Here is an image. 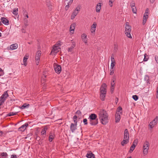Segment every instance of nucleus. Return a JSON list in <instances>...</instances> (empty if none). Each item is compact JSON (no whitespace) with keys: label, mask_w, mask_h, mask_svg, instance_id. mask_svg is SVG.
Returning <instances> with one entry per match:
<instances>
[{"label":"nucleus","mask_w":158,"mask_h":158,"mask_svg":"<svg viewBox=\"0 0 158 158\" xmlns=\"http://www.w3.org/2000/svg\"><path fill=\"white\" fill-rule=\"evenodd\" d=\"M99 119L103 125L106 124L108 122L109 118L107 113L104 110H101L99 113Z\"/></svg>","instance_id":"obj_1"},{"label":"nucleus","mask_w":158,"mask_h":158,"mask_svg":"<svg viewBox=\"0 0 158 158\" xmlns=\"http://www.w3.org/2000/svg\"><path fill=\"white\" fill-rule=\"evenodd\" d=\"M97 115L94 114H92L89 116L90 124L92 125H96L98 123V119H96Z\"/></svg>","instance_id":"obj_2"},{"label":"nucleus","mask_w":158,"mask_h":158,"mask_svg":"<svg viewBox=\"0 0 158 158\" xmlns=\"http://www.w3.org/2000/svg\"><path fill=\"white\" fill-rule=\"evenodd\" d=\"M125 33L127 36L130 39H132V37L131 35V27L129 25L128 22H127L125 25Z\"/></svg>","instance_id":"obj_3"},{"label":"nucleus","mask_w":158,"mask_h":158,"mask_svg":"<svg viewBox=\"0 0 158 158\" xmlns=\"http://www.w3.org/2000/svg\"><path fill=\"white\" fill-rule=\"evenodd\" d=\"M9 97V95L7 93V91H5L0 98V106H2L5 101L6 98Z\"/></svg>","instance_id":"obj_4"},{"label":"nucleus","mask_w":158,"mask_h":158,"mask_svg":"<svg viewBox=\"0 0 158 158\" xmlns=\"http://www.w3.org/2000/svg\"><path fill=\"white\" fill-rule=\"evenodd\" d=\"M149 144V142L146 141L143 145V153L144 155H146L148 152Z\"/></svg>","instance_id":"obj_5"},{"label":"nucleus","mask_w":158,"mask_h":158,"mask_svg":"<svg viewBox=\"0 0 158 158\" xmlns=\"http://www.w3.org/2000/svg\"><path fill=\"white\" fill-rule=\"evenodd\" d=\"M60 47L54 46L50 55L53 54L56 55L58 52L60 51Z\"/></svg>","instance_id":"obj_6"},{"label":"nucleus","mask_w":158,"mask_h":158,"mask_svg":"<svg viewBox=\"0 0 158 158\" xmlns=\"http://www.w3.org/2000/svg\"><path fill=\"white\" fill-rule=\"evenodd\" d=\"M97 24L96 22H94L90 27V31L92 34H95L96 30Z\"/></svg>","instance_id":"obj_7"},{"label":"nucleus","mask_w":158,"mask_h":158,"mask_svg":"<svg viewBox=\"0 0 158 158\" xmlns=\"http://www.w3.org/2000/svg\"><path fill=\"white\" fill-rule=\"evenodd\" d=\"M106 85L105 83H103L100 88V94H106Z\"/></svg>","instance_id":"obj_8"},{"label":"nucleus","mask_w":158,"mask_h":158,"mask_svg":"<svg viewBox=\"0 0 158 158\" xmlns=\"http://www.w3.org/2000/svg\"><path fill=\"white\" fill-rule=\"evenodd\" d=\"M54 68L55 72L57 74H59L60 73L61 70V68L60 65L56 64L54 66Z\"/></svg>","instance_id":"obj_9"},{"label":"nucleus","mask_w":158,"mask_h":158,"mask_svg":"<svg viewBox=\"0 0 158 158\" xmlns=\"http://www.w3.org/2000/svg\"><path fill=\"white\" fill-rule=\"evenodd\" d=\"M41 52L40 51H38L36 53L35 60H36V64L38 65L39 63V60L41 54Z\"/></svg>","instance_id":"obj_10"},{"label":"nucleus","mask_w":158,"mask_h":158,"mask_svg":"<svg viewBox=\"0 0 158 158\" xmlns=\"http://www.w3.org/2000/svg\"><path fill=\"white\" fill-rule=\"evenodd\" d=\"M76 26V23H73L69 27V32L71 34H73L74 33L75 29Z\"/></svg>","instance_id":"obj_11"},{"label":"nucleus","mask_w":158,"mask_h":158,"mask_svg":"<svg viewBox=\"0 0 158 158\" xmlns=\"http://www.w3.org/2000/svg\"><path fill=\"white\" fill-rule=\"evenodd\" d=\"M77 124L71 123L70 126V129L72 133L74 132L77 129Z\"/></svg>","instance_id":"obj_12"},{"label":"nucleus","mask_w":158,"mask_h":158,"mask_svg":"<svg viewBox=\"0 0 158 158\" xmlns=\"http://www.w3.org/2000/svg\"><path fill=\"white\" fill-rule=\"evenodd\" d=\"M129 132L127 129H126L124 131V134L123 136V139H127L129 140Z\"/></svg>","instance_id":"obj_13"},{"label":"nucleus","mask_w":158,"mask_h":158,"mask_svg":"<svg viewBox=\"0 0 158 158\" xmlns=\"http://www.w3.org/2000/svg\"><path fill=\"white\" fill-rule=\"evenodd\" d=\"M28 126V124L27 123H26L22 125L21 127H19V130L21 131H24Z\"/></svg>","instance_id":"obj_14"},{"label":"nucleus","mask_w":158,"mask_h":158,"mask_svg":"<svg viewBox=\"0 0 158 158\" xmlns=\"http://www.w3.org/2000/svg\"><path fill=\"white\" fill-rule=\"evenodd\" d=\"M1 20L2 22L4 24L6 25H8L9 24V22L8 20L6 18L2 17L1 19Z\"/></svg>","instance_id":"obj_15"},{"label":"nucleus","mask_w":158,"mask_h":158,"mask_svg":"<svg viewBox=\"0 0 158 158\" xmlns=\"http://www.w3.org/2000/svg\"><path fill=\"white\" fill-rule=\"evenodd\" d=\"M146 54H145L144 55H141L140 56L138 57V61H140V58L143 59V60L144 61H147L148 60V58L146 57Z\"/></svg>","instance_id":"obj_16"},{"label":"nucleus","mask_w":158,"mask_h":158,"mask_svg":"<svg viewBox=\"0 0 158 158\" xmlns=\"http://www.w3.org/2000/svg\"><path fill=\"white\" fill-rule=\"evenodd\" d=\"M118 113H116L115 114V122L116 123H118L120 121L121 118V115Z\"/></svg>","instance_id":"obj_17"},{"label":"nucleus","mask_w":158,"mask_h":158,"mask_svg":"<svg viewBox=\"0 0 158 158\" xmlns=\"http://www.w3.org/2000/svg\"><path fill=\"white\" fill-rule=\"evenodd\" d=\"M29 55L28 54H26L24 56L23 59V64L25 66L27 65V61Z\"/></svg>","instance_id":"obj_18"},{"label":"nucleus","mask_w":158,"mask_h":158,"mask_svg":"<svg viewBox=\"0 0 158 158\" xmlns=\"http://www.w3.org/2000/svg\"><path fill=\"white\" fill-rule=\"evenodd\" d=\"M114 82V80H112L111 82V83L110 90L112 93H113L115 87V83Z\"/></svg>","instance_id":"obj_19"},{"label":"nucleus","mask_w":158,"mask_h":158,"mask_svg":"<svg viewBox=\"0 0 158 158\" xmlns=\"http://www.w3.org/2000/svg\"><path fill=\"white\" fill-rule=\"evenodd\" d=\"M101 4L100 3H98L96 6V11L97 12H99L101 9Z\"/></svg>","instance_id":"obj_20"},{"label":"nucleus","mask_w":158,"mask_h":158,"mask_svg":"<svg viewBox=\"0 0 158 158\" xmlns=\"http://www.w3.org/2000/svg\"><path fill=\"white\" fill-rule=\"evenodd\" d=\"M88 158H94V155L92 152L88 153L86 155Z\"/></svg>","instance_id":"obj_21"},{"label":"nucleus","mask_w":158,"mask_h":158,"mask_svg":"<svg viewBox=\"0 0 158 158\" xmlns=\"http://www.w3.org/2000/svg\"><path fill=\"white\" fill-rule=\"evenodd\" d=\"M129 140L127 139H123V141L121 142V144L122 146H124L125 144H127L129 142Z\"/></svg>","instance_id":"obj_22"},{"label":"nucleus","mask_w":158,"mask_h":158,"mask_svg":"<svg viewBox=\"0 0 158 158\" xmlns=\"http://www.w3.org/2000/svg\"><path fill=\"white\" fill-rule=\"evenodd\" d=\"M29 105L26 103H25L21 106L19 108L21 109H24L26 108H28L29 106Z\"/></svg>","instance_id":"obj_23"},{"label":"nucleus","mask_w":158,"mask_h":158,"mask_svg":"<svg viewBox=\"0 0 158 158\" xmlns=\"http://www.w3.org/2000/svg\"><path fill=\"white\" fill-rule=\"evenodd\" d=\"M78 13L73 10L71 16V19H74L76 16H77V15L78 14Z\"/></svg>","instance_id":"obj_24"},{"label":"nucleus","mask_w":158,"mask_h":158,"mask_svg":"<svg viewBox=\"0 0 158 158\" xmlns=\"http://www.w3.org/2000/svg\"><path fill=\"white\" fill-rule=\"evenodd\" d=\"M18 48V45L16 44H11L10 46V48L11 50L16 49Z\"/></svg>","instance_id":"obj_25"},{"label":"nucleus","mask_w":158,"mask_h":158,"mask_svg":"<svg viewBox=\"0 0 158 158\" xmlns=\"http://www.w3.org/2000/svg\"><path fill=\"white\" fill-rule=\"evenodd\" d=\"M47 127L46 126H45L44 128L42 130L41 132V134L42 135H46V131L47 130Z\"/></svg>","instance_id":"obj_26"},{"label":"nucleus","mask_w":158,"mask_h":158,"mask_svg":"<svg viewBox=\"0 0 158 158\" xmlns=\"http://www.w3.org/2000/svg\"><path fill=\"white\" fill-rule=\"evenodd\" d=\"M148 18V16L144 15L143 20V25H144L146 23Z\"/></svg>","instance_id":"obj_27"},{"label":"nucleus","mask_w":158,"mask_h":158,"mask_svg":"<svg viewBox=\"0 0 158 158\" xmlns=\"http://www.w3.org/2000/svg\"><path fill=\"white\" fill-rule=\"evenodd\" d=\"M122 108L120 107H119L118 108L117 111L116 113H118L120 114H122Z\"/></svg>","instance_id":"obj_28"},{"label":"nucleus","mask_w":158,"mask_h":158,"mask_svg":"<svg viewBox=\"0 0 158 158\" xmlns=\"http://www.w3.org/2000/svg\"><path fill=\"white\" fill-rule=\"evenodd\" d=\"M18 8H14L12 11V12L13 14L15 15H16L18 14Z\"/></svg>","instance_id":"obj_29"},{"label":"nucleus","mask_w":158,"mask_h":158,"mask_svg":"<svg viewBox=\"0 0 158 158\" xmlns=\"http://www.w3.org/2000/svg\"><path fill=\"white\" fill-rule=\"evenodd\" d=\"M105 97H106V94H100V98L102 101H103L105 100Z\"/></svg>","instance_id":"obj_30"},{"label":"nucleus","mask_w":158,"mask_h":158,"mask_svg":"<svg viewBox=\"0 0 158 158\" xmlns=\"http://www.w3.org/2000/svg\"><path fill=\"white\" fill-rule=\"evenodd\" d=\"M18 113V112H10L9 113H8L7 114V116H14L15 115H16L17 113Z\"/></svg>","instance_id":"obj_31"},{"label":"nucleus","mask_w":158,"mask_h":158,"mask_svg":"<svg viewBox=\"0 0 158 158\" xmlns=\"http://www.w3.org/2000/svg\"><path fill=\"white\" fill-rule=\"evenodd\" d=\"M77 116L76 115H74L73 117V120L74 122L76 124H77Z\"/></svg>","instance_id":"obj_32"},{"label":"nucleus","mask_w":158,"mask_h":158,"mask_svg":"<svg viewBox=\"0 0 158 158\" xmlns=\"http://www.w3.org/2000/svg\"><path fill=\"white\" fill-rule=\"evenodd\" d=\"M0 156H5L6 158L8 155L6 152H3L1 153Z\"/></svg>","instance_id":"obj_33"},{"label":"nucleus","mask_w":158,"mask_h":158,"mask_svg":"<svg viewBox=\"0 0 158 158\" xmlns=\"http://www.w3.org/2000/svg\"><path fill=\"white\" fill-rule=\"evenodd\" d=\"M156 125L155 123H154L153 121H152L150 122L149 124V126L151 128H152Z\"/></svg>","instance_id":"obj_34"},{"label":"nucleus","mask_w":158,"mask_h":158,"mask_svg":"<svg viewBox=\"0 0 158 158\" xmlns=\"http://www.w3.org/2000/svg\"><path fill=\"white\" fill-rule=\"evenodd\" d=\"M137 143H138V140L137 139H135L134 140L133 142L132 145H133V146H135V147H136V145L137 144Z\"/></svg>","instance_id":"obj_35"},{"label":"nucleus","mask_w":158,"mask_h":158,"mask_svg":"<svg viewBox=\"0 0 158 158\" xmlns=\"http://www.w3.org/2000/svg\"><path fill=\"white\" fill-rule=\"evenodd\" d=\"M54 138V135H50L49 138V141L51 142L52 141V140Z\"/></svg>","instance_id":"obj_36"},{"label":"nucleus","mask_w":158,"mask_h":158,"mask_svg":"<svg viewBox=\"0 0 158 158\" xmlns=\"http://www.w3.org/2000/svg\"><path fill=\"white\" fill-rule=\"evenodd\" d=\"M135 147V146H133V145H132L130 148V150H129V152L130 153H131L133 150H134Z\"/></svg>","instance_id":"obj_37"},{"label":"nucleus","mask_w":158,"mask_h":158,"mask_svg":"<svg viewBox=\"0 0 158 158\" xmlns=\"http://www.w3.org/2000/svg\"><path fill=\"white\" fill-rule=\"evenodd\" d=\"M152 121L154 123H155V124H156L158 121V116H156Z\"/></svg>","instance_id":"obj_38"},{"label":"nucleus","mask_w":158,"mask_h":158,"mask_svg":"<svg viewBox=\"0 0 158 158\" xmlns=\"http://www.w3.org/2000/svg\"><path fill=\"white\" fill-rule=\"evenodd\" d=\"M131 8L132 10V11L133 12V13L134 14H136V11H137L136 7H133Z\"/></svg>","instance_id":"obj_39"},{"label":"nucleus","mask_w":158,"mask_h":158,"mask_svg":"<svg viewBox=\"0 0 158 158\" xmlns=\"http://www.w3.org/2000/svg\"><path fill=\"white\" fill-rule=\"evenodd\" d=\"M61 42L60 41H58L56 44L54 46H57L58 47H59L61 45Z\"/></svg>","instance_id":"obj_40"},{"label":"nucleus","mask_w":158,"mask_h":158,"mask_svg":"<svg viewBox=\"0 0 158 158\" xmlns=\"http://www.w3.org/2000/svg\"><path fill=\"white\" fill-rule=\"evenodd\" d=\"M114 68H110V74L111 75L113 74L114 72Z\"/></svg>","instance_id":"obj_41"},{"label":"nucleus","mask_w":158,"mask_h":158,"mask_svg":"<svg viewBox=\"0 0 158 158\" xmlns=\"http://www.w3.org/2000/svg\"><path fill=\"white\" fill-rule=\"evenodd\" d=\"M115 61H111L110 68H114V66H115Z\"/></svg>","instance_id":"obj_42"},{"label":"nucleus","mask_w":158,"mask_h":158,"mask_svg":"<svg viewBox=\"0 0 158 158\" xmlns=\"http://www.w3.org/2000/svg\"><path fill=\"white\" fill-rule=\"evenodd\" d=\"M81 38L82 39V40L86 39L87 35L85 33H83L81 35Z\"/></svg>","instance_id":"obj_43"},{"label":"nucleus","mask_w":158,"mask_h":158,"mask_svg":"<svg viewBox=\"0 0 158 158\" xmlns=\"http://www.w3.org/2000/svg\"><path fill=\"white\" fill-rule=\"evenodd\" d=\"M132 98L135 101H137L138 99V97L137 95H134L132 96Z\"/></svg>","instance_id":"obj_44"},{"label":"nucleus","mask_w":158,"mask_h":158,"mask_svg":"<svg viewBox=\"0 0 158 158\" xmlns=\"http://www.w3.org/2000/svg\"><path fill=\"white\" fill-rule=\"evenodd\" d=\"M80 8L79 7L77 6L76 7V9L74 11L77 12L79 13V11L80 10Z\"/></svg>","instance_id":"obj_45"},{"label":"nucleus","mask_w":158,"mask_h":158,"mask_svg":"<svg viewBox=\"0 0 158 158\" xmlns=\"http://www.w3.org/2000/svg\"><path fill=\"white\" fill-rule=\"evenodd\" d=\"M114 2L110 1H109L108 2V4L110 6V7H111L113 6V3Z\"/></svg>","instance_id":"obj_46"},{"label":"nucleus","mask_w":158,"mask_h":158,"mask_svg":"<svg viewBox=\"0 0 158 158\" xmlns=\"http://www.w3.org/2000/svg\"><path fill=\"white\" fill-rule=\"evenodd\" d=\"M75 46V43L74 42H73L72 44L71 47H70V48L71 49H72Z\"/></svg>","instance_id":"obj_47"},{"label":"nucleus","mask_w":158,"mask_h":158,"mask_svg":"<svg viewBox=\"0 0 158 158\" xmlns=\"http://www.w3.org/2000/svg\"><path fill=\"white\" fill-rule=\"evenodd\" d=\"M130 6L131 7V8L133 7H135V3L134 2H131V4Z\"/></svg>","instance_id":"obj_48"},{"label":"nucleus","mask_w":158,"mask_h":158,"mask_svg":"<svg viewBox=\"0 0 158 158\" xmlns=\"http://www.w3.org/2000/svg\"><path fill=\"white\" fill-rule=\"evenodd\" d=\"M87 119L86 118H85L83 119V122L84 123L85 125L87 124Z\"/></svg>","instance_id":"obj_49"},{"label":"nucleus","mask_w":158,"mask_h":158,"mask_svg":"<svg viewBox=\"0 0 158 158\" xmlns=\"http://www.w3.org/2000/svg\"><path fill=\"white\" fill-rule=\"evenodd\" d=\"M10 158H18L16 155H12L10 156Z\"/></svg>","instance_id":"obj_50"},{"label":"nucleus","mask_w":158,"mask_h":158,"mask_svg":"<svg viewBox=\"0 0 158 158\" xmlns=\"http://www.w3.org/2000/svg\"><path fill=\"white\" fill-rule=\"evenodd\" d=\"M111 61H115L114 59V56L113 55H112L111 57Z\"/></svg>","instance_id":"obj_51"},{"label":"nucleus","mask_w":158,"mask_h":158,"mask_svg":"<svg viewBox=\"0 0 158 158\" xmlns=\"http://www.w3.org/2000/svg\"><path fill=\"white\" fill-rule=\"evenodd\" d=\"M68 1H69L68 2V4L70 5L73 2V0H67Z\"/></svg>","instance_id":"obj_52"},{"label":"nucleus","mask_w":158,"mask_h":158,"mask_svg":"<svg viewBox=\"0 0 158 158\" xmlns=\"http://www.w3.org/2000/svg\"><path fill=\"white\" fill-rule=\"evenodd\" d=\"M155 60L156 61L157 63L158 64V56H155Z\"/></svg>","instance_id":"obj_53"},{"label":"nucleus","mask_w":158,"mask_h":158,"mask_svg":"<svg viewBox=\"0 0 158 158\" xmlns=\"http://www.w3.org/2000/svg\"><path fill=\"white\" fill-rule=\"evenodd\" d=\"M148 9L146 10L145 13L144 14V15L148 16Z\"/></svg>","instance_id":"obj_54"},{"label":"nucleus","mask_w":158,"mask_h":158,"mask_svg":"<svg viewBox=\"0 0 158 158\" xmlns=\"http://www.w3.org/2000/svg\"><path fill=\"white\" fill-rule=\"evenodd\" d=\"M76 113L77 114L80 115L81 114V112L80 110H77V111Z\"/></svg>","instance_id":"obj_55"},{"label":"nucleus","mask_w":158,"mask_h":158,"mask_svg":"<svg viewBox=\"0 0 158 158\" xmlns=\"http://www.w3.org/2000/svg\"><path fill=\"white\" fill-rule=\"evenodd\" d=\"M69 5H68V4L67 5H66L65 7V9L66 10H68V9H69Z\"/></svg>","instance_id":"obj_56"},{"label":"nucleus","mask_w":158,"mask_h":158,"mask_svg":"<svg viewBox=\"0 0 158 158\" xmlns=\"http://www.w3.org/2000/svg\"><path fill=\"white\" fill-rule=\"evenodd\" d=\"M3 132L2 131H0V136H2V135L3 134Z\"/></svg>","instance_id":"obj_57"},{"label":"nucleus","mask_w":158,"mask_h":158,"mask_svg":"<svg viewBox=\"0 0 158 158\" xmlns=\"http://www.w3.org/2000/svg\"><path fill=\"white\" fill-rule=\"evenodd\" d=\"M155 1V0H150V2L151 3H152Z\"/></svg>","instance_id":"obj_58"},{"label":"nucleus","mask_w":158,"mask_h":158,"mask_svg":"<svg viewBox=\"0 0 158 158\" xmlns=\"http://www.w3.org/2000/svg\"><path fill=\"white\" fill-rule=\"evenodd\" d=\"M156 98H158V93H156Z\"/></svg>","instance_id":"obj_59"},{"label":"nucleus","mask_w":158,"mask_h":158,"mask_svg":"<svg viewBox=\"0 0 158 158\" xmlns=\"http://www.w3.org/2000/svg\"><path fill=\"white\" fill-rule=\"evenodd\" d=\"M72 50V49H71V48H70H70H69L68 49V52H71V51Z\"/></svg>","instance_id":"obj_60"},{"label":"nucleus","mask_w":158,"mask_h":158,"mask_svg":"<svg viewBox=\"0 0 158 158\" xmlns=\"http://www.w3.org/2000/svg\"><path fill=\"white\" fill-rule=\"evenodd\" d=\"M84 42L85 44H86L87 43V40H84Z\"/></svg>","instance_id":"obj_61"},{"label":"nucleus","mask_w":158,"mask_h":158,"mask_svg":"<svg viewBox=\"0 0 158 158\" xmlns=\"http://www.w3.org/2000/svg\"><path fill=\"white\" fill-rule=\"evenodd\" d=\"M3 70H2V69L0 68V72H3Z\"/></svg>","instance_id":"obj_62"},{"label":"nucleus","mask_w":158,"mask_h":158,"mask_svg":"<svg viewBox=\"0 0 158 158\" xmlns=\"http://www.w3.org/2000/svg\"><path fill=\"white\" fill-rule=\"evenodd\" d=\"M109 1L114 2V1L115 0H109Z\"/></svg>","instance_id":"obj_63"},{"label":"nucleus","mask_w":158,"mask_h":158,"mask_svg":"<svg viewBox=\"0 0 158 158\" xmlns=\"http://www.w3.org/2000/svg\"><path fill=\"white\" fill-rule=\"evenodd\" d=\"M156 93H158V88H157Z\"/></svg>","instance_id":"obj_64"}]
</instances>
